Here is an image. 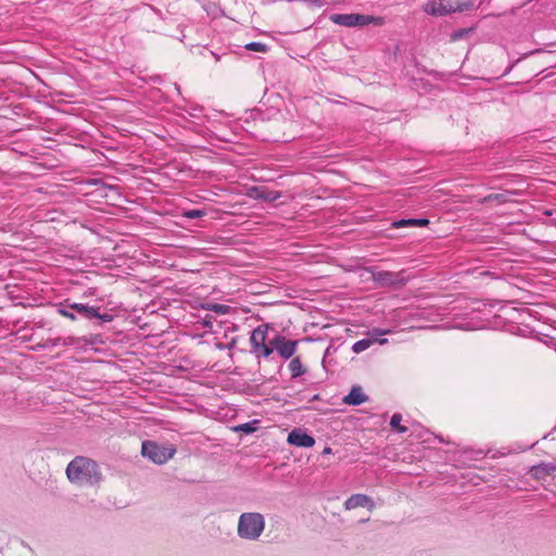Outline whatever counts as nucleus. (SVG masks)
<instances>
[{"mask_svg":"<svg viewBox=\"0 0 556 556\" xmlns=\"http://www.w3.org/2000/svg\"><path fill=\"white\" fill-rule=\"evenodd\" d=\"M68 480L78 485H96L102 480V473L97 462L89 457L76 456L66 467Z\"/></svg>","mask_w":556,"mask_h":556,"instance_id":"1","label":"nucleus"},{"mask_svg":"<svg viewBox=\"0 0 556 556\" xmlns=\"http://www.w3.org/2000/svg\"><path fill=\"white\" fill-rule=\"evenodd\" d=\"M265 529L264 516L260 513H243L238 521V535L241 539L256 541Z\"/></svg>","mask_w":556,"mask_h":556,"instance_id":"2","label":"nucleus"},{"mask_svg":"<svg viewBox=\"0 0 556 556\" xmlns=\"http://www.w3.org/2000/svg\"><path fill=\"white\" fill-rule=\"evenodd\" d=\"M141 453L153 463L162 465L175 455L176 450L173 446H165L152 441H146L142 443Z\"/></svg>","mask_w":556,"mask_h":556,"instance_id":"3","label":"nucleus"},{"mask_svg":"<svg viewBox=\"0 0 556 556\" xmlns=\"http://www.w3.org/2000/svg\"><path fill=\"white\" fill-rule=\"evenodd\" d=\"M330 21L337 25L344 27L366 26L376 21L374 16L350 13V14H332Z\"/></svg>","mask_w":556,"mask_h":556,"instance_id":"4","label":"nucleus"},{"mask_svg":"<svg viewBox=\"0 0 556 556\" xmlns=\"http://www.w3.org/2000/svg\"><path fill=\"white\" fill-rule=\"evenodd\" d=\"M372 279L380 287H403L407 282L404 271L379 270L372 273Z\"/></svg>","mask_w":556,"mask_h":556,"instance_id":"5","label":"nucleus"},{"mask_svg":"<svg viewBox=\"0 0 556 556\" xmlns=\"http://www.w3.org/2000/svg\"><path fill=\"white\" fill-rule=\"evenodd\" d=\"M270 344L275 348V351H277L281 358L289 359L295 354L299 341L277 334L270 340Z\"/></svg>","mask_w":556,"mask_h":556,"instance_id":"6","label":"nucleus"},{"mask_svg":"<svg viewBox=\"0 0 556 556\" xmlns=\"http://www.w3.org/2000/svg\"><path fill=\"white\" fill-rule=\"evenodd\" d=\"M71 308H74V311L85 319L98 318L103 323H110L113 320V316L111 314H101L99 307L89 306L88 304L73 303L71 304Z\"/></svg>","mask_w":556,"mask_h":556,"instance_id":"7","label":"nucleus"},{"mask_svg":"<svg viewBox=\"0 0 556 556\" xmlns=\"http://www.w3.org/2000/svg\"><path fill=\"white\" fill-rule=\"evenodd\" d=\"M287 441L298 447H312L315 444V439L300 428L290 431Z\"/></svg>","mask_w":556,"mask_h":556,"instance_id":"8","label":"nucleus"},{"mask_svg":"<svg viewBox=\"0 0 556 556\" xmlns=\"http://www.w3.org/2000/svg\"><path fill=\"white\" fill-rule=\"evenodd\" d=\"M357 507H367L371 510L375 507V503L369 496L365 494H353L344 502V508L348 510Z\"/></svg>","mask_w":556,"mask_h":556,"instance_id":"9","label":"nucleus"},{"mask_svg":"<svg viewBox=\"0 0 556 556\" xmlns=\"http://www.w3.org/2000/svg\"><path fill=\"white\" fill-rule=\"evenodd\" d=\"M268 325H261L256 327L250 337L251 353L266 344Z\"/></svg>","mask_w":556,"mask_h":556,"instance_id":"10","label":"nucleus"},{"mask_svg":"<svg viewBox=\"0 0 556 556\" xmlns=\"http://www.w3.org/2000/svg\"><path fill=\"white\" fill-rule=\"evenodd\" d=\"M368 401V396L359 386L352 387L350 393L343 397V403L357 406Z\"/></svg>","mask_w":556,"mask_h":556,"instance_id":"11","label":"nucleus"},{"mask_svg":"<svg viewBox=\"0 0 556 556\" xmlns=\"http://www.w3.org/2000/svg\"><path fill=\"white\" fill-rule=\"evenodd\" d=\"M468 8V5H464V7H457L455 9L453 8H446L445 5H443L442 3H437V2H429L427 3V5L425 7V11L428 13V14H431V15H437V16H442V15H445L450 12H454V11H464Z\"/></svg>","mask_w":556,"mask_h":556,"instance_id":"12","label":"nucleus"},{"mask_svg":"<svg viewBox=\"0 0 556 556\" xmlns=\"http://www.w3.org/2000/svg\"><path fill=\"white\" fill-rule=\"evenodd\" d=\"M536 479L544 478L556 471V462L554 463H541L539 465L532 466L530 470Z\"/></svg>","mask_w":556,"mask_h":556,"instance_id":"13","label":"nucleus"},{"mask_svg":"<svg viewBox=\"0 0 556 556\" xmlns=\"http://www.w3.org/2000/svg\"><path fill=\"white\" fill-rule=\"evenodd\" d=\"M376 341H378L380 344H384L388 340L387 339L378 340L377 338H365V339L356 341L353 344L352 350L354 353L364 352Z\"/></svg>","mask_w":556,"mask_h":556,"instance_id":"14","label":"nucleus"},{"mask_svg":"<svg viewBox=\"0 0 556 556\" xmlns=\"http://www.w3.org/2000/svg\"><path fill=\"white\" fill-rule=\"evenodd\" d=\"M289 370L291 372V378H298L305 372V368L299 357H293L289 363Z\"/></svg>","mask_w":556,"mask_h":556,"instance_id":"15","label":"nucleus"},{"mask_svg":"<svg viewBox=\"0 0 556 556\" xmlns=\"http://www.w3.org/2000/svg\"><path fill=\"white\" fill-rule=\"evenodd\" d=\"M429 224V220L426 219V218H408V219H401L399 222H395L393 225L399 228V227H404V226H426Z\"/></svg>","mask_w":556,"mask_h":556,"instance_id":"16","label":"nucleus"},{"mask_svg":"<svg viewBox=\"0 0 556 556\" xmlns=\"http://www.w3.org/2000/svg\"><path fill=\"white\" fill-rule=\"evenodd\" d=\"M275 348L270 344V342L265 345H262L261 348H258L257 350H255L252 354H254V356L260 359V358H267L269 357L273 352H274Z\"/></svg>","mask_w":556,"mask_h":556,"instance_id":"17","label":"nucleus"},{"mask_svg":"<svg viewBox=\"0 0 556 556\" xmlns=\"http://www.w3.org/2000/svg\"><path fill=\"white\" fill-rule=\"evenodd\" d=\"M402 421V415L399 413L393 414L390 420V426L393 430L397 431L399 433H405L407 432V428L404 426H401Z\"/></svg>","mask_w":556,"mask_h":556,"instance_id":"18","label":"nucleus"},{"mask_svg":"<svg viewBox=\"0 0 556 556\" xmlns=\"http://www.w3.org/2000/svg\"><path fill=\"white\" fill-rule=\"evenodd\" d=\"M258 420H252L245 424H241L237 427H235V431H241L244 433H253L257 430Z\"/></svg>","mask_w":556,"mask_h":556,"instance_id":"19","label":"nucleus"},{"mask_svg":"<svg viewBox=\"0 0 556 556\" xmlns=\"http://www.w3.org/2000/svg\"><path fill=\"white\" fill-rule=\"evenodd\" d=\"M58 312L60 315L68 318V319H72V320H75L76 319V315L74 314V308H71V304L68 305H60L59 308H58Z\"/></svg>","mask_w":556,"mask_h":556,"instance_id":"20","label":"nucleus"},{"mask_svg":"<svg viewBox=\"0 0 556 556\" xmlns=\"http://www.w3.org/2000/svg\"><path fill=\"white\" fill-rule=\"evenodd\" d=\"M245 49L249 51H255V52H267L268 48L265 43L262 42H249L245 45Z\"/></svg>","mask_w":556,"mask_h":556,"instance_id":"21","label":"nucleus"},{"mask_svg":"<svg viewBox=\"0 0 556 556\" xmlns=\"http://www.w3.org/2000/svg\"><path fill=\"white\" fill-rule=\"evenodd\" d=\"M206 212L203 210H188L182 213V216L189 219L201 218L205 216Z\"/></svg>","mask_w":556,"mask_h":556,"instance_id":"22","label":"nucleus"},{"mask_svg":"<svg viewBox=\"0 0 556 556\" xmlns=\"http://www.w3.org/2000/svg\"><path fill=\"white\" fill-rule=\"evenodd\" d=\"M211 311L217 313V314H226L229 311V306L224 304H213L211 306Z\"/></svg>","mask_w":556,"mask_h":556,"instance_id":"23","label":"nucleus"},{"mask_svg":"<svg viewBox=\"0 0 556 556\" xmlns=\"http://www.w3.org/2000/svg\"><path fill=\"white\" fill-rule=\"evenodd\" d=\"M279 194L277 192H269L267 194H260L258 198H262L264 200L274 201L278 199Z\"/></svg>","mask_w":556,"mask_h":556,"instance_id":"24","label":"nucleus"},{"mask_svg":"<svg viewBox=\"0 0 556 556\" xmlns=\"http://www.w3.org/2000/svg\"><path fill=\"white\" fill-rule=\"evenodd\" d=\"M467 33L466 29H460L458 31H455L453 35H452V39L453 40H457L459 38H462L465 34Z\"/></svg>","mask_w":556,"mask_h":556,"instance_id":"25","label":"nucleus"},{"mask_svg":"<svg viewBox=\"0 0 556 556\" xmlns=\"http://www.w3.org/2000/svg\"><path fill=\"white\" fill-rule=\"evenodd\" d=\"M389 332H390L389 330L374 329L371 331V336L376 337V336H379V334H387Z\"/></svg>","mask_w":556,"mask_h":556,"instance_id":"26","label":"nucleus"},{"mask_svg":"<svg viewBox=\"0 0 556 556\" xmlns=\"http://www.w3.org/2000/svg\"><path fill=\"white\" fill-rule=\"evenodd\" d=\"M504 197H505L504 194L497 193V194L489 195V199H494L497 201H505Z\"/></svg>","mask_w":556,"mask_h":556,"instance_id":"27","label":"nucleus"},{"mask_svg":"<svg viewBox=\"0 0 556 556\" xmlns=\"http://www.w3.org/2000/svg\"><path fill=\"white\" fill-rule=\"evenodd\" d=\"M332 453V450L330 446H326L324 450H323V455H329Z\"/></svg>","mask_w":556,"mask_h":556,"instance_id":"28","label":"nucleus"},{"mask_svg":"<svg viewBox=\"0 0 556 556\" xmlns=\"http://www.w3.org/2000/svg\"><path fill=\"white\" fill-rule=\"evenodd\" d=\"M60 341H61V339H60V338H58V339L53 340V341H52V345H53V346L59 345V344H60Z\"/></svg>","mask_w":556,"mask_h":556,"instance_id":"29","label":"nucleus"}]
</instances>
